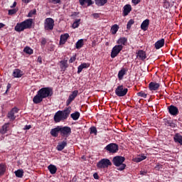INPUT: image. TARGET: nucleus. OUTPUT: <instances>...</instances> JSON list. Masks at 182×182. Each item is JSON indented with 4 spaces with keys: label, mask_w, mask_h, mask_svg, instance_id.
<instances>
[{
    "label": "nucleus",
    "mask_w": 182,
    "mask_h": 182,
    "mask_svg": "<svg viewBox=\"0 0 182 182\" xmlns=\"http://www.w3.org/2000/svg\"><path fill=\"white\" fill-rule=\"evenodd\" d=\"M32 23H33V19L28 18L21 23H18L14 29L16 32H22L25 29H31L32 28Z\"/></svg>",
    "instance_id": "1"
},
{
    "label": "nucleus",
    "mask_w": 182,
    "mask_h": 182,
    "mask_svg": "<svg viewBox=\"0 0 182 182\" xmlns=\"http://www.w3.org/2000/svg\"><path fill=\"white\" fill-rule=\"evenodd\" d=\"M126 158L124 156H117L113 158L112 163L116 167H119L118 170L119 171H123L126 168V164H123Z\"/></svg>",
    "instance_id": "2"
},
{
    "label": "nucleus",
    "mask_w": 182,
    "mask_h": 182,
    "mask_svg": "<svg viewBox=\"0 0 182 182\" xmlns=\"http://www.w3.org/2000/svg\"><path fill=\"white\" fill-rule=\"evenodd\" d=\"M38 92L43 99H46V97H50L51 96H53V90L49 87H43L40 89Z\"/></svg>",
    "instance_id": "3"
},
{
    "label": "nucleus",
    "mask_w": 182,
    "mask_h": 182,
    "mask_svg": "<svg viewBox=\"0 0 182 182\" xmlns=\"http://www.w3.org/2000/svg\"><path fill=\"white\" fill-rule=\"evenodd\" d=\"M112 166V161L109 159H102L97 163V168L99 169L107 168Z\"/></svg>",
    "instance_id": "4"
},
{
    "label": "nucleus",
    "mask_w": 182,
    "mask_h": 182,
    "mask_svg": "<svg viewBox=\"0 0 182 182\" xmlns=\"http://www.w3.org/2000/svg\"><path fill=\"white\" fill-rule=\"evenodd\" d=\"M72 134V128L68 126H60V134L62 137H67L70 136Z\"/></svg>",
    "instance_id": "5"
},
{
    "label": "nucleus",
    "mask_w": 182,
    "mask_h": 182,
    "mask_svg": "<svg viewBox=\"0 0 182 182\" xmlns=\"http://www.w3.org/2000/svg\"><path fill=\"white\" fill-rule=\"evenodd\" d=\"M127 92H129V89L124 87L123 85H119L115 90V95L118 97H123L127 95Z\"/></svg>",
    "instance_id": "6"
},
{
    "label": "nucleus",
    "mask_w": 182,
    "mask_h": 182,
    "mask_svg": "<svg viewBox=\"0 0 182 182\" xmlns=\"http://www.w3.org/2000/svg\"><path fill=\"white\" fill-rule=\"evenodd\" d=\"M105 150L109 154H114L119 151V145L114 143H111L105 147Z\"/></svg>",
    "instance_id": "7"
},
{
    "label": "nucleus",
    "mask_w": 182,
    "mask_h": 182,
    "mask_svg": "<svg viewBox=\"0 0 182 182\" xmlns=\"http://www.w3.org/2000/svg\"><path fill=\"white\" fill-rule=\"evenodd\" d=\"M55 26V20L52 18H47L44 22V28L46 31H53Z\"/></svg>",
    "instance_id": "8"
},
{
    "label": "nucleus",
    "mask_w": 182,
    "mask_h": 182,
    "mask_svg": "<svg viewBox=\"0 0 182 182\" xmlns=\"http://www.w3.org/2000/svg\"><path fill=\"white\" fill-rule=\"evenodd\" d=\"M123 50V46L122 45H117L112 48V53H111V58L114 59L120 52Z\"/></svg>",
    "instance_id": "9"
},
{
    "label": "nucleus",
    "mask_w": 182,
    "mask_h": 182,
    "mask_svg": "<svg viewBox=\"0 0 182 182\" xmlns=\"http://www.w3.org/2000/svg\"><path fill=\"white\" fill-rule=\"evenodd\" d=\"M77 95H79V91L74 90L72 94L69 95L68 99L66 101V106H70V103L77 97Z\"/></svg>",
    "instance_id": "10"
},
{
    "label": "nucleus",
    "mask_w": 182,
    "mask_h": 182,
    "mask_svg": "<svg viewBox=\"0 0 182 182\" xmlns=\"http://www.w3.org/2000/svg\"><path fill=\"white\" fill-rule=\"evenodd\" d=\"M168 110L172 116H177L178 114V108L174 105L169 106Z\"/></svg>",
    "instance_id": "11"
},
{
    "label": "nucleus",
    "mask_w": 182,
    "mask_h": 182,
    "mask_svg": "<svg viewBox=\"0 0 182 182\" xmlns=\"http://www.w3.org/2000/svg\"><path fill=\"white\" fill-rule=\"evenodd\" d=\"M66 146H68V139L65 138L64 141L58 143L56 149L58 151H62V150H63V149H65Z\"/></svg>",
    "instance_id": "12"
},
{
    "label": "nucleus",
    "mask_w": 182,
    "mask_h": 182,
    "mask_svg": "<svg viewBox=\"0 0 182 182\" xmlns=\"http://www.w3.org/2000/svg\"><path fill=\"white\" fill-rule=\"evenodd\" d=\"M136 58H139L140 60H146L147 55L146 54V51L143 50H139L136 53Z\"/></svg>",
    "instance_id": "13"
},
{
    "label": "nucleus",
    "mask_w": 182,
    "mask_h": 182,
    "mask_svg": "<svg viewBox=\"0 0 182 182\" xmlns=\"http://www.w3.org/2000/svg\"><path fill=\"white\" fill-rule=\"evenodd\" d=\"M70 112H72V107H68L62 111V115L64 120H66V119L69 117Z\"/></svg>",
    "instance_id": "14"
},
{
    "label": "nucleus",
    "mask_w": 182,
    "mask_h": 182,
    "mask_svg": "<svg viewBox=\"0 0 182 182\" xmlns=\"http://www.w3.org/2000/svg\"><path fill=\"white\" fill-rule=\"evenodd\" d=\"M59 133H60V127L57 126L55 128H53L50 130V134L53 137H58L59 136Z\"/></svg>",
    "instance_id": "15"
},
{
    "label": "nucleus",
    "mask_w": 182,
    "mask_h": 182,
    "mask_svg": "<svg viewBox=\"0 0 182 182\" xmlns=\"http://www.w3.org/2000/svg\"><path fill=\"white\" fill-rule=\"evenodd\" d=\"M63 119V116L62 115V111L57 112L54 115V121L55 123H59L60 122H62Z\"/></svg>",
    "instance_id": "16"
},
{
    "label": "nucleus",
    "mask_w": 182,
    "mask_h": 182,
    "mask_svg": "<svg viewBox=\"0 0 182 182\" xmlns=\"http://www.w3.org/2000/svg\"><path fill=\"white\" fill-rule=\"evenodd\" d=\"M33 102L35 105H39L41 102H43V98L41 96V95L37 92L36 96L33 98Z\"/></svg>",
    "instance_id": "17"
},
{
    "label": "nucleus",
    "mask_w": 182,
    "mask_h": 182,
    "mask_svg": "<svg viewBox=\"0 0 182 182\" xmlns=\"http://www.w3.org/2000/svg\"><path fill=\"white\" fill-rule=\"evenodd\" d=\"M60 68L62 72H65L68 68H69V65L68 64V60H63L60 62Z\"/></svg>",
    "instance_id": "18"
},
{
    "label": "nucleus",
    "mask_w": 182,
    "mask_h": 182,
    "mask_svg": "<svg viewBox=\"0 0 182 182\" xmlns=\"http://www.w3.org/2000/svg\"><path fill=\"white\" fill-rule=\"evenodd\" d=\"M90 66V64L89 63H82L77 68V75L82 73V70H83V69H87V68H89Z\"/></svg>",
    "instance_id": "19"
},
{
    "label": "nucleus",
    "mask_w": 182,
    "mask_h": 182,
    "mask_svg": "<svg viewBox=\"0 0 182 182\" xmlns=\"http://www.w3.org/2000/svg\"><path fill=\"white\" fill-rule=\"evenodd\" d=\"M149 90H159V87H160V83H157L155 82H151L149 85Z\"/></svg>",
    "instance_id": "20"
},
{
    "label": "nucleus",
    "mask_w": 182,
    "mask_h": 182,
    "mask_svg": "<svg viewBox=\"0 0 182 182\" xmlns=\"http://www.w3.org/2000/svg\"><path fill=\"white\" fill-rule=\"evenodd\" d=\"M69 39V34L68 33H65L60 36V45H65Z\"/></svg>",
    "instance_id": "21"
},
{
    "label": "nucleus",
    "mask_w": 182,
    "mask_h": 182,
    "mask_svg": "<svg viewBox=\"0 0 182 182\" xmlns=\"http://www.w3.org/2000/svg\"><path fill=\"white\" fill-rule=\"evenodd\" d=\"M149 25H150V20H144L141 24V29L142 31H147L149 29Z\"/></svg>",
    "instance_id": "22"
},
{
    "label": "nucleus",
    "mask_w": 182,
    "mask_h": 182,
    "mask_svg": "<svg viewBox=\"0 0 182 182\" xmlns=\"http://www.w3.org/2000/svg\"><path fill=\"white\" fill-rule=\"evenodd\" d=\"M164 43H165L164 38L159 40L154 44L155 49H161V48H163V46H164Z\"/></svg>",
    "instance_id": "23"
},
{
    "label": "nucleus",
    "mask_w": 182,
    "mask_h": 182,
    "mask_svg": "<svg viewBox=\"0 0 182 182\" xmlns=\"http://www.w3.org/2000/svg\"><path fill=\"white\" fill-rule=\"evenodd\" d=\"M13 76L14 77H22L23 76V71L19 70V69H14L13 72Z\"/></svg>",
    "instance_id": "24"
},
{
    "label": "nucleus",
    "mask_w": 182,
    "mask_h": 182,
    "mask_svg": "<svg viewBox=\"0 0 182 182\" xmlns=\"http://www.w3.org/2000/svg\"><path fill=\"white\" fill-rule=\"evenodd\" d=\"M129 12H132V5L127 4L124 6V11H123L124 16H127Z\"/></svg>",
    "instance_id": "25"
},
{
    "label": "nucleus",
    "mask_w": 182,
    "mask_h": 182,
    "mask_svg": "<svg viewBox=\"0 0 182 182\" xmlns=\"http://www.w3.org/2000/svg\"><path fill=\"white\" fill-rule=\"evenodd\" d=\"M173 140L175 141V143H179V144H181V146H182V136L181 134L177 133L175 134L174 137H173Z\"/></svg>",
    "instance_id": "26"
},
{
    "label": "nucleus",
    "mask_w": 182,
    "mask_h": 182,
    "mask_svg": "<svg viewBox=\"0 0 182 182\" xmlns=\"http://www.w3.org/2000/svg\"><path fill=\"white\" fill-rule=\"evenodd\" d=\"M126 73H127V70H126L125 68L121 69L118 73L119 80H122L123 77L124 76V75H126Z\"/></svg>",
    "instance_id": "27"
},
{
    "label": "nucleus",
    "mask_w": 182,
    "mask_h": 182,
    "mask_svg": "<svg viewBox=\"0 0 182 182\" xmlns=\"http://www.w3.org/2000/svg\"><path fill=\"white\" fill-rule=\"evenodd\" d=\"M9 123H6L2 126L1 129H0V133H1V134H5L6 132L9 130Z\"/></svg>",
    "instance_id": "28"
},
{
    "label": "nucleus",
    "mask_w": 182,
    "mask_h": 182,
    "mask_svg": "<svg viewBox=\"0 0 182 182\" xmlns=\"http://www.w3.org/2000/svg\"><path fill=\"white\" fill-rule=\"evenodd\" d=\"M48 169L49 170L50 174H56V171H58V168L53 164H50L48 166Z\"/></svg>",
    "instance_id": "29"
},
{
    "label": "nucleus",
    "mask_w": 182,
    "mask_h": 182,
    "mask_svg": "<svg viewBox=\"0 0 182 182\" xmlns=\"http://www.w3.org/2000/svg\"><path fill=\"white\" fill-rule=\"evenodd\" d=\"M79 3L81 6H83L85 4H87V6H90V5H93L95 4L92 0H79Z\"/></svg>",
    "instance_id": "30"
},
{
    "label": "nucleus",
    "mask_w": 182,
    "mask_h": 182,
    "mask_svg": "<svg viewBox=\"0 0 182 182\" xmlns=\"http://www.w3.org/2000/svg\"><path fill=\"white\" fill-rule=\"evenodd\" d=\"M165 125L169 127H172V129L177 127V124H176V123H174V121L173 120H168V119L165 120Z\"/></svg>",
    "instance_id": "31"
},
{
    "label": "nucleus",
    "mask_w": 182,
    "mask_h": 182,
    "mask_svg": "<svg viewBox=\"0 0 182 182\" xmlns=\"http://www.w3.org/2000/svg\"><path fill=\"white\" fill-rule=\"evenodd\" d=\"M95 2L97 6H105L107 4V0H95Z\"/></svg>",
    "instance_id": "32"
},
{
    "label": "nucleus",
    "mask_w": 182,
    "mask_h": 182,
    "mask_svg": "<svg viewBox=\"0 0 182 182\" xmlns=\"http://www.w3.org/2000/svg\"><path fill=\"white\" fill-rule=\"evenodd\" d=\"M117 43L121 45V46H126V43H127V38L125 37L120 38H119Z\"/></svg>",
    "instance_id": "33"
},
{
    "label": "nucleus",
    "mask_w": 182,
    "mask_h": 182,
    "mask_svg": "<svg viewBox=\"0 0 182 182\" xmlns=\"http://www.w3.org/2000/svg\"><path fill=\"white\" fill-rule=\"evenodd\" d=\"M147 159V156L144 155V154H142L139 157H136L134 159L135 163H140V161H143V160H146Z\"/></svg>",
    "instance_id": "34"
},
{
    "label": "nucleus",
    "mask_w": 182,
    "mask_h": 182,
    "mask_svg": "<svg viewBox=\"0 0 182 182\" xmlns=\"http://www.w3.org/2000/svg\"><path fill=\"white\" fill-rule=\"evenodd\" d=\"M70 117L73 119V120H79V117H80V112H75L70 114Z\"/></svg>",
    "instance_id": "35"
},
{
    "label": "nucleus",
    "mask_w": 182,
    "mask_h": 182,
    "mask_svg": "<svg viewBox=\"0 0 182 182\" xmlns=\"http://www.w3.org/2000/svg\"><path fill=\"white\" fill-rule=\"evenodd\" d=\"M14 173L16 174V177H18V178H22L23 177V169H18L17 171H15Z\"/></svg>",
    "instance_id": "36"
},
{
    "label": "nucleus",
    "mask_w": 182,
    "mask_h": 182,
    "mask_svg": "<svg viewBox=\"0 0 182 182\" xmlns=\"http://www.w3.org/2000/svg\"><path fill=\"white\" fill-rule=\"evenodd\" d=\"M117 31H119V26L117 24H114L111 28V33L112 35H116L117 33Z\"/></svg>",
    "instance_id": "37"
},
{
    "label": "nucleus",
    "mask_w": 182,
    "mask_h": 182,
    "mask_svg": "<svg viewBox=\"0 0 182 182\" xmlns=\"http://www.w3.org/2000/svg\"><path fill=\"white\" fill-rule=\"evenodd\" d=\"M83 45H84L83 39H80L75 43V48L76 49H80V48L83 47Z\"/></svg>",
    "instance_id": "38"
},
{
    "label": "nucleus",
    "mask_w": 182,
    "mask_h": 182,
    "mask_svg": "<svg viewBox=\"0 0 182 182\" xmlns=\"http://www.w3.org/2000/svg\"><path fill=\"white\" fill-rule=\"evenodd\" d=\"M23 52H25V53H27L28 55H32L33 53V50L31 48V47L26 46V48H24Z\"/></svg>",
    "instance_id": "39"
},
{
    "label": "nucleus",
    "mask_w": 182,
    "mask_h": 182,
    "mask_svg": "<svg viewBox=\"0 0 182 182\" xmlns=\"http://www.w3.org/2000/svg\"><path fill=\"white\" fill-rule=\"evenodd\" d=\"M90 134H95V136H97V129H96V127H91L90 128Z\"/></svg>",
    "instance_id": "40"
},
{
    "label": "nucleus",
    "mask_w": 182,
    "mask_h": 182,
    "mask_svg": "<svg viewBox=\"0 0 182 182\" xmlns=\"http://www.w3.org/2000/svg\"><path fill=\"white\" fill-rule=\"evenodd\" d=\"M79 25H80V18L75 21V22L73 23V28L76 29V28H79Z\"/></svg>",
    "instance_id": "41"
},
{
    "label": "nucleus",
    "mask_w": 182,
    "mask_h": 182,
    "mask_svg": "<svg viewBox=\"0 0 182 182\" xmlns=\"http://www.w3.org/2000/svg\"><path fill=\"white\" fill-rule=\"evenodd\" d=\"M8 117L9 119H11V120H15V119H16V117H15V114L12 111H10L8 113Z\"/></svg>",
    "instance_id": "42"
},
{
    "label": "nucleus",
    "mask_w": 182,
    "mask_h": 182,
    "mask_svg": "<svg viewBox=\"0 0 182 182\" xmlns=\"http://www.w3.org/2000/svg\"><path fill=\"white\" fill-rule=\"evenodd\" d=\"M5 174V165L0 164V176Z\"/></svg>",
    "instance_id": "43"
},
{
    "label": "nucleus",
    "mask_w": 182,
    "mask_h": 182,
    "mask_svg": "<svg viewBox=\"0 0 182 182\" xmlns=\"http://www.w3.org/2000/svg\"><path fill=\"white\" fill-rule=\"evenodd\" d=\"M33 15H36V9H34L31 10L28 14V18H32Z\"/></svg>",
    "instance_id": "44"
},
{
    "label": "nucleus",
    "mask_w": 182,
    "mask_h": 182,
    "mask_svg": "<svg viewBox=\"0 0 182 182\" xmlns=\"http://www.w3.org/2000/svg\"><path fill=\"white\" fill-rule=\"evenodd\" d=\"M137 96L139 97H144V99H146L147 97V94L144 93V92L141 91L139 92H137Z\"/></svg>",
    "instance_id": "45"
},
{
    "label": "nucleus",
    "mask_w": 182,
    "mask_h": 182,
    "mask_svg": "<svg viewBox=\"0 0 182 182\" xmlns=\"http://www.w3.org/2000/svg\"><path fill=\"white\" fill-rule=\"evenodd\" d=\"M134 23V20L133 19H130L127 25V29H130V28H132V25H133Z\"/></svg>",
    "instance_id": "46"
},
{
    "label": "nucleus",
    "mask_w": 182,
    "mask_h": 182,
    "mask_svg": "<svg viewBox=\"0 0 182 182\" xmlns=\"http://www.w3.org/2000/svg\"><path fill=\"white\" fill-rule=\"evenodd\" d=\"M163 7L165 8V9H168L170 8V2H168L167 0H165Z\"/></svg>",
    "instance_id": "47"
},
{
    "label": "nucleus",
    "mask_w": 182,
    "mask_h": 182,
    "mask_svg": "<svg viewBox=\"0 0 182 182\" xmlns=\"http://www.w3.org/2000/svg\"><path fill=\"white\" fill-rule=\"evenodd\" d=\"M16 12H18V10H16V9H10L9 10V15H15Z\"/></svg>",
    "instance_id": "48"
},
{
    "label": "nucleus",
    "mask_w": 182,
    "mask_h": 182,
    "mask_svg": "<svg viewBox=\"0 0 182 182\" xmlns=\"http://www.w3.org/2000/svg\"><path fill=\"white\" fill-rule=\"evenodd\" d=\"M76 60V55L74 56L71 57L69 60V63H73Z\"/></svg>",
    "instance_id": "49"
},
{
    "label": "nucleus",
    "mask_w": 182,
    "mask_h": 182,
    "mask_svg": "<svg viewBox=\"0 0 182 182\" xmlns=\"http://www.w3.org/2000/svg\"><path fill=\"white\" fill-rule=\"evenodd\" d=\"M92 16H93V18H95V19H97L98 18H100V14L94 13V14H92Z\"/></svg>",
    "instance_id": "50"
},
{
    "label": "nucleus",
    "mask_w": 182,
    "mask_h": 182,
    "mask_svg": "<svg viewBox=\"0 0 182 182\" xmlns=\"http://www.w3.org/2000/svg\"><path fill=\"white\" fill-rule=\"evenodd\" d=\"M41 46H45V45H46V38H43L41 39Z\"/></svg>",
    "instance_id": "51"
},
{
    "label": "nucleus",
    "mask_w": 182,
    "mask_h": 182,
    "mask_svg": "<svg viewBox=\"0 0 182 182\" xmlns=\"http://www.w3.org/2000/svg\"><path fill=\"white\" fill-rule=\"evenodd\" d=\"M132 2L134 4V5H139V4L141 2V0H132Z\"/></svg>",
    "instance_id": "52"
},
{
    "label": "nucleus",
    "mask_w": 182,
    "mask_h": 182,
    "mask_svg": "<svg viewBox=\"0 0 182 182\" xmlns=\"http://www.w3.org/2000/svg\"><path fill=\"white\" fill-rule=\"evenodd\" d=\"M11 111L14 112V114H15V113H18V112H19V109H18V108L16 107H14Z\"/></svg>",
    "instance_id": "53"
},
{
    "label": "nucleus",
    "mask_w": 182,
    "mask_h": 182,
    "mask_svg": "<svg viewBox=\"0 0 182 182\" xmlns=\"http://www.w3.org/2000/svg\"><path fill=\"white\" fill-rule=\"evenodd\" d=\"M52 4H60V0H51Z\"/></svg>",
    "instance_id": "54"
},
{
    "label": "nucleus",
    "mask_w": 182,
    "mask_h": 182,
    "mask_svg": "<svg viewBox=\"0 0 182 182\" xmlns=\"http://www.w3.org/2000/svg\"><path fill=\"white\" fill-rule=\"evenodd\" d=\"M30 129H32L31 125H26L24 127V130H29Z\"/></svg>",
    "instance_id": "55"
},
{
    "label": "nucleus",
    "mask_w": 182,
    "mask_h": 182,
    "mask_svg": "<svg viewBox=\"0 0 182 182\" xmlns=\"http://www.w3.org/2000/svg\"><path fill=\"white\" fill-rule=\"evenodd\" d=\"M93 177L95 180H99V175L97 174V173H95L93 174Z\"/></svg>",
    "instance_id": "56"
},
{
    "label": "nucleus",
    "mask_w": 182,
    "mask_h": 182,
    "mask_svg": "<svg viewBox=\"0 0 182 182\" xmlns=\"http://www.w3.org/2000/svg\"><path fill=\"white\" fill-rule=\"evenodd\" d=\"M140 174L141 176H146V174H147V171H141Z\"/></svg>",
    "instance_id": "57"
},
{
    "label": "nucleus",
    "mask_w": 182,
    "mask_h": 182,
    "mask_svg": "<svg viewBox=\"0 0 182 182\" xmlns=\"http://www.w3.org/2000/svg\"><path fill=\"white\" fill-rule=\"evenodd\" d=\"M77 15H79V14L77 13V12H75V13H73V14L71 15V16H72L73 18H76V16H77Z\"/></svg>",
    "instance_id": "58"
},
{
    "label": "nucleus",
    "mask_w": 182,
    "mask_h": 182,
    "mask_svg": "<svg viewBox=\"0 0 182 182\" xmlns=\"http://www.w3.org/2000/svg\"><path fill=\"white\" fill-rule=\"evenodd\" d=\"M11 87H12V85H11L10 83H9V84L7 85V86H6V90H9V89H11Z\"/></svg>",
    "instance_id": "59"
},
{
    "label": "nucleus",
    "mask_w": 182,
    "mask_h": 182,
    "mask_svg": "<svg viewBox=\"0 0 182 182\" xmlns=\"http://www.w3.org/2000/svg\"><path fill=\"white\" fill-rule=\"evenodd\" d=\"M37 60L39 63H42V57L39 56Z\"/></svg>",
    "instance_id": "60"
},
{
    "label": "nucleus",
    "mask_w": 182,
    "mask_h": 182,
    "mask_svg": "<svg viewBox=\"0 0 182 182\" xmlns=\"http://www.w3.org/2000/svg\"><path fill=\"white\" fill-rule=\"evenodd\" d=\"M16 4H17L16 1H14L13 5L11 6V8H15L16 6Z\"/></svg>",
    "instance_id": "61"
},
{
    "label": "nucleus",
    "mask_w": 182,
    "mask_h": 182,
    "mask_svg": "<svg viewBox=\"0 0 182 182\" xmlns=\"http://www.w3.org/2000/svg\"><path fill=\"white\" fill-rule=\"evenodd\" d=\"M5 26V24L4 23H0V29H2Z\"/></svg>",
    "instance_id": "62"
},
{
    "label": "nucleus",
    "mask_w": 182,
    "mask_h": 182,
    "mask_svg": "<svg viewBox=\"0 0 182 182\" xmlns=\"http://www.w3.org/2000/svg\"><path fill=\"white\" fill-rule=\"evenodd\" d=\"M23 2H24L25 4H29V2H31L30 0H22Z\"/></svg>",
    "instance_id": "63"
},
{
    "label": "nucleus",
    "mask_w": 182,
    "mask_h": 182,
    "mask_svg": "<svg viewBox=\"0 0 182 182\" xmlns=\"http://www.w3.org/2000/svg\"><path fill=\"white\" fill-rule=\"evenodd\" d=\"M9 90H6V92H4V95H8V92H9Z\"/></svg>",
    "instance_id": "64"
}]
</instances>
